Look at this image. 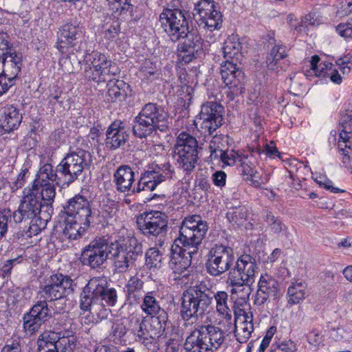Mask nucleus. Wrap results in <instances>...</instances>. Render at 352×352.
Returning <instances> with one entry per match:
<instances>
[{"mask_svg": "<svg viewBox=\"0 0 352 352\" xmlns=\"http://www.w3.org/2000/svg\"><path fill=\"white\" fill-rule=\"evenodd\" d=\"M32 192H34L39 195L43 204V208L45 210L43 212V219L48 218V215L52 216L54 212L53 203L56 196V188L51 183H42L39 179H35L31 188H28Z\"/></svg>", "mask_w": 352, "mask_h": 352, "instance_id": "obj_24", "label": "nucleus"}, {"mask_svg": "<svg viewBox=\"0 0 352 352\" xmlns=\"http://www.w3.org/2000/svg\"><path fill=\"white\" fill-rule=\"evenodd\" d=\"M276 331V327L274 326H272L268 329L265 333V336H264L261 341V343L257 352H265V349L268 347Z\"/></svg>", "mask_w": 352, "mask_h": 352, "instance_id": "obj_56", "label": "nucleus"}, {"mask_svg": "<svg viewBox=\"0 0 352 352\" xmlns=\"http://www.w3.org/2000/svg\"><path fill=\"white\" fill-rule=\"evenodd\" d=\"M19 259L20 257H17L13 259L7 260L3 263L0 267V276L3 278L8 276L11 274L14 264L16 263H19L21 262Z\"/></svg>", "mask_w": 352, "mask_h": 352, "instance_id": "obj_57", "label": "nucleus"}, {"mask_svg": "<svg viewBox=\"0 0 352 352\" xmlns=\"http://www.w3.org/2000/svg\"><path fill=\"white\" fill-rule=\"evenodd\" d=\"M136 223L144 236L152 239L155 237V245L163 247L168 230V217L165 212L160 210L144 212L137 217Z\"/></svg>", "mask_w": 352, "mask_h": 352, "instance_id": "obj_14", "label": "nucleus"}, {"mask_svg": "<svg viewBox=\"0 0 352 352\" xmlns=\"http://www.w3.org/2000/svg\"><path fill=\"white\" fill-rule=\"evenodd\" d=\"M198 251L184 247L182 243L174 241L170 248V257L169 265L173 273L182 278H187L189 276V268L192 264V258Z\"/></svg>", "mask_w": 352, "mask_h": 352, "instance_id": "obj_18", "label": "nucleus"}, {"mask_svg": "<svg viewBox=\"0 0 352 352\" xmlns=\"http://www.w3.org/2000/svg\"><path fill=\"white\" fill-rule=\"evenodd\" d=\"M82 36V28L76 19H71L62 25L57 32L56 48L61 53L68 52L78 44Z\"/></svg>", "mask_w": 352, "mask_h": 352, "instance_id": "obj_19", "label": "nucleus"}, {"mask_svg": "<svg viewBox=\"0 0 352 352\" xmlns=\"http://www.w3.org/2000/svg\"><path fill=\"white\" fill-rule=\"evenodd\" d=\"M65 95L62 89L58 85H54L50 89V94L47 96V100L48 101V107L51 109L52 112L54 113L56 104L64 109L70 108V105L68 103L69 99H66Z\"/></svg>", "mask_w": 352, "mask_h": 352, "instance_id": "obj_39", "label": "nucleus"}, {"mask_svg": "<svg viewBox=\"0 0 352 352\" xmlns=\"http://www.w3.org/2000/svg\"><path fill=\"white\" fill-rule=\"evenodd\" d=\"M120 32V25L118 21L113 22L104 33V37L109 41L114 40Z\"/></svg>", "mask_w": 352, "mask_h": 352, "instance_id": "obj_55", "label": "nucleus"}, {"mask_svg": "<svg viewBox=\"0 0 352 352\" xmlns=\"http://www.w3.org/2000/svg\"><path fill=\"white\" fill-rule=\"evenodd\" d=\"M333 64L330 62H321L313 71L320 78L327 77L331 71Z\"/></svg>", "mask_w": 352, "mask_h": 352, "instance_id": "obj_58", "label": "nucleus"}, {"mask_svg": "<svg viewBox=\"0 0 352 352\" xmlns=\"http://www.w3.org/2000/svg\"><path fill=\"white\" fill-rule=\"evenodd\" d=\"M216 141L213 140L210 142V156L214 158L217 157L219 155L218 152L220 153L219 157L222 163L227 166H234L238 164V160L239 159L240 154L239 151L234 150L231 151H223L219 148V146L215 147Z\"/></svg>", "mask_w": 352, "mask_h": 352, "instance_id": "obj_36", "label": "nucleus"}, {"mask_svg": "<svg viewBox=\"0 0 352 352\" xmlns=\"http://www.w3.org/2000/svg\"><path fill=\"white\" fill-rule=\"evenodd\" d=\"M45 211L40 196L25 188L18 209L13 212L12 217L15 223H24L28 226V236H32L44 230L51 220V214L43 219Z\"/></svg>", "mask_w": 352, "mask_h": 352, "instance_id": "obj_9", "label": "nucleus"}, {"mask_svg": "<svg viewBox=\"0 0 352 352\" xmlns=\"http://www.w3.org/2000/svg\"><path fill=\"white\" fill-rule=\"evenodd\" d=\"M263 219L270 234L278 236L287 234V226L283 223L280 217L275 216L272 211L266 210L263 216Z\"/></svg>", "mask_w": 352, "mask_h": 352, "instance_id": "obj_35", "label": "nucleus"}, {"mask_svg": "<svg viewBox=\"0 0 352 352\" xmlns=\"http://www.w3.org/2000/svg\"><path fill=\"white\" fill-rule=\"evenodd\" d=\"M226 339V333L212 324L199 325L188 335L183 343L182 334L176 333L166 342L165 352H214Z\"/></svg>", "mask_w": 352, "mask_h": 352, "instance_id": "obj_5", "label": "nucleus"}, {"mask_svg": "<svg viewBox=\"0 0 352 352\" xmlns=\"http://www.w3.org/2000/svg\"><path fill=\"white\" fill-rule=\"evenodd\" d=\"M287 57L286 47L278 44L275 45L266 57L267 68L275 70L280 67L283 70H286L289 65Z\"/></svg>", "mask_w": 352, "mask_h": 352, "instance_id": "obj_30", "label": "nucleus"}, {"mask_svg": "<svg viewBox=\"0 0 352 352\" xmlns=\"http://www.w3.org/2000/svg\"><path fill=\"white\" fill-rule=\"evenodd\" d=\"M173 149L200 153L203 148L195 136L186 131H182L177 136Z\"/></svg>", "mask_w": 352, "mask_h": 352, "instance_id": "obj_33", "label": "nucleus"}, {"mask_svg": "<svg viewBox=\"0 0 352 352\" xmlns=\"http://www.w3.org/2000/svg\"><path fill=\"white\" fill-rule=\"evenodd\" d=\"M174 159L178 168L186 173V175H190L195 169L199 160V153L188 151H179L173 149Z\"/></svg>", "mask_w": 352, "mask_h": 352, "instance_id": "obj_32", "label": "nucleus"}, {"mask_svg": "<svg viewBox=\"0 0 352 352\" xmlns=\"http://www.w3.org/2000/svg\"><path fill=\"white\" fill-rule=\"evenodd\" d=\"M188 12L179 8H164L159 16L161 28L171 41L184 39L177 45L179 56L190 63L204 54V40L197 29L189 30Z\"/></svg>", "mask_w": 352, "mask_h": 352, "instance_id": "obj_3", "label": "nucleus"}, {"mask_svg": "<svg viewBox=\"0 0 352 352\" xmlns=\"http://www.w3.org/2000/svg\"><path fill=\"white\" fill-rule=\"evenodd\" d=\"M80 307L89 311L94 305L113 307L118 301L116 289L111 287L104 276L91 278L80 293Z\"/></svg>", "mask_w": 352, "mask_h": 352, "instance_id": "obj_11", "label": "nucleus"}, {"mask_svg": "<svg viewBox=\"0 0 352 352\" xmlns=\"http://www.w3.org/2000/svg\"><path fill=\"white\" fill-rule=\"evenodd\" d=\"M141 309L147 316L168 315L166 311L161 308L160 302L156 299L154 293L152 292H148L144 296Z\"/></svg>", "mask_w": 352, "mask_h": 352, "instance_id": "obj_40", "label": "nucleus"}, {"mask_svg": "<svg viewBox=\"0 0 352 352\" xmlns=\"http://www.w3.org/2000/svg\"><path fill=\"white\" fill-rule=\"evenodd\" d=\"M1 352H22L19 338L8 340Z\"/></svg>", "mask_w": 352, "mask_h": 352, "instance_id": "obj_60", "label": "nucleus"}, {"mask_svg": "<svg viewBox=\"0 0 352 352\" xmlns=\"http://www.w3.org/2000/svg\"><path fill=\"white\" fill-rule=\"evenodd\" d=\"M225 61L221 64V79L229 91L228 97L234 100L245 92V74L238 67L243 60L242 44L236 35H231L222 47Z\"/></svg>", "mask_w": 352, "mask_h": 352, "instance_id": "obj_6", "label": "nucleus"}, {"mask_svg": "<svg viewBox=\"0 0 352 352\" xmlns=\"http://www.w3.org/2000/svg\"><path fill=\"white\" fill-rule=\"evenodd\" d=\"M278 349L283 352H294L296 350V344L291 340L282 342L278 345Z\"/></svg>", "mask_w": 352, "mask_h": 352, "instance_id": "obj_64", "label": "nucleus"}, {"mask_svg": "<svg viewBox=\"0 0 352 352\" xmlns=\"http://www.w3.org/2000/svg\"><path fill=\"white\" fill-rule=\"evenodd\" d=\"M115 12H118V15L122 19L127 21H137L140 19V15L138 13L137 7L131 2L124 3L116 6Z\"/></svg>", "mask_w": 352, "mask_h": 352, "instance_id": "obj_46", "label": "nucleus"}, {"mask_svg": "<svg viewBox=\"0 0 352 352\" xmlns=\"http://www.w3.org/2000/svg\"><path fill=\"white\" fill-rule=\"evenodd\" d=\"M137 327L134 329V335L135 337V341L139 342L146 346L151 344V338L150 335L149 324L148 322V316L142 318L140 321L138 320Z\"/></svg>", "mask_w": 352, "mask_h": 352, "instance_id": "obj_43", "label": "nucleus"}, {"mask_svg": "<svg viewBox=\"0 0 352 352\" xmlns=\"http://www.w3.org/2000/svg\"><path fill=\"white\" fill-rule=\"evenodd\" d=\"M142 165V162H138L132 166L123 164L117 168L113 173V183L115 188L118 192L125 193L129 192L131 195H138L141 192H133V188L136 187L135 182V172L138 173L140 167L138 165Z\"/></svg>", "mask_w": 352, "mask_h": 352, "instance_id": "obj_20", "label": "nucleus"}, {"mask_svg": "<svg viewBox=\"0 0 352 352\" xmlns=\"http://www.w3.org/2000/svg\"><path fill=\"white\" fill-rule=\"evenodd\" d=\"M206 272L212 277H219L226 272V283L231 287V294L242 292L243 299H248L251 286L258 270L256 258L243 252L235 258L234 250L222 243H215L208 251L205 263Z\"/></svg>", "mask_w": 352, "mask_h": 352, "instance_id": "obj_1", "label": "nucleus"}, {"mask_svg": "<svg viewBox=\"0 0 352 352\" xmlns=\"http://www.w3.org/2000/svg\"><path fill=\"white\" fill-rule=\"evenodd\" d=\"M57 320H64V322L60 324L64 330L62 331L61 336L59 337L56 346V349L54 352H73L76 346L77 338L74 332L70 329V327L67 328V324L72 325V320L69 318L68 314L60 315Z\"/></svg>", "mask_w": 352, "mask_h": 352, "instance_id": "obj_28", "label": "nucleus"}, {"mask_svg": "<svg viewBox=\"0 0 352 352\" xmlns=\"http://www.w3.org/2000/svg\"><path fill=\"white\" fill-rule=\"evenodd\" d=\"M23 116L20 110L13 104H8L0 110V130L10 133L18 129Z\"/></svg>", "mask_w": 352, "mask_h": 352, "instance_id": "obj_27", "label": "nucleus"}, {"mask_svg": "<svg viewBox=\"0 0 352 352\" xmlns=\"http://www.w3.org/2000/svg\"><path fill=\"white\" fill-rule=\"evenodd\" d=\"M198 226H204L205 228H209L208 222L203 220L200 215L194 214L185 217L180 226L178 237L184 236L186 230L185 229L194 231L197 230Z\"/></svg>", "mask_w": 352, "mask_h": 352, "instance_id": "obj_44", "label": "nucleus"}, {"mask_svg": "<svg viewBox=\"0 0 352 352\" xmlns=\"http://www.w3.org/2000/svg\"><path fill=\"white\" fill-rule=\"evenodd\" d=\"M61 335L62 331L59 333L54 331L43 333L41 336V338L38 340V352H54Z\"/></svg>", "mask_w": 352, "mask_h": 352, "instance_id": "obj_42", "label": "nucleus"}, {"mask_svg": "<svg viewBox=\"0 0 352 352\" xmlns=\"http://www.w3.org/2000/svg\"><path fill=\"white\" fill-rule=\"evenodd\" d=\"M223 107L217 102L209 101L203 104L199 113L200 120H202L201 129L212 135L223 124Z\"/></svg>", "mask_w": 352, "mask_h": 352, "instance_id": "obj_21", "label": "nucleus"}, {"mask_svg": "<svg viewBox=\"0 0 352 352\" xmlns=\"http://www.w3.org/2000/svg\"><path fill=\"white\" fill-rule=\"evenodd\" d=\"M185 234L183 236L177 237L176 243H182L184 247L193 249V251H198L199 246L205 238L208 228L204 226H198L197 230L190 231V230L185 229Z\"/></svg>", "mask_w": 352, "mask_h": 352, "instance_id": "obj_31", "label": "nucleus"}, {"mask_svg": "<svg viewBox=\"0 0 352 352\" xmlns=\"http://www.w3.org/2000/svg\"><path fill=\"white\" fill-rule=\"evenodd\" d=\"M109 248V259L114 274L128 273L143 261V245L134 236L111 241Z\"/></svg>", "mask_w": 352, "mask_h": 352, "instance_id": "obj_8", "label": "nucleus"}, {"mask_svg": "<svg viewBox=\"0 0 352 352\" xmlns=\"http://www.w3.org/2000/svg\"><path fill=\"white\" fill-rule=\"evenodd\" d=\"M92 164L93 155L89 151L81 148H70L57 165V171L67 188L76 180L85 177Z\"/></svg>", "mask_w": 352, "mask_h": 352, "instance_id": "obj_12", "label": "nucleus"}, {"mask_svg": "<svg viewBox=\"0 0 352 352\" xmlns=\"http://www.w3.org/2000/svg\"><path fill=\"white\" fill-rule=\"evenodd\" d=\"M111 333L117 338H122L126 335V329L122 323H116L112 325Z\"/></svg>", "mask_w": 352, "mask_h": 352, "instance_id": "obj_62", "label": "nucleus"}, {"mask_svg": "<svg viewBox=\"0 0 352 352\" xmlns=\"http://www.w3.org/2000/svg\"><path fill=\"white\" fill-rule=\"evenodd\" d=\"M3 71L1 74L6 78L10 85H14L23 65V56L21 52H8L0 58Z\"/></svg>", "mask_w": 352, "mask_h": 352, "instance_id": "obj_25", "label": "nucleus"}, {"mask_svg": "<svg viewBox=\"0 0 352 352\" xmlns=\"http://www.w3.org/2000/svg\"><path fill=\"white\" fill-rule=\"evenodd\" d=\"M35 179H39V182L42 183H50V181L54 182L60 188H65L62 181L63 178L57 171V166H56V170H54L52 165L49 163L45 164L40 168Z\"/></svg>", "mask_w": 352, "mask_h": 352, "instance_id": "obj_37", "label": "nucleus"}, {"mask_svg": "<svg viewBox=\"0 0 352 352\" xmlns=\"http://www.w3.org/2000/svg\"><path fill=\"white\" fill-rule=\"evenodd\" d=\"M226 173L223 170H217L212 175L213 184L220 188L223 187L226 182Z\"/></svg>", "mask_w": 352, "mask_h": 352, "instance_id": "obj_61", "label": "nucleus"}, {"mask_svg": "<svg viewBox=\"0 0 352 352\" xmlns=\"http://www.w3.org/2000/svg\"><path fill=\"white\" fill-rule=\"evenodd\" d=\"M143 259L148 270H155L161 267L163 257L162 252L154 247L148 248L145 254H143Z\"/></svg>", "mask_w": 352, "mask_h": 352, "instance_id": "obj_45", "label": "nucleus"}, {"mask_svg": "<svg viewBox=\"0 0 352 352\" xmlns=\"http://www.w3.org/2000/svg\"><path fill=\"white\" fill-rule=\"evenodd\" d=\"M343 74H348L352 68V54H348L336 61Z\"/></svg>", "mask_w": 352, "mask_h": 352, "instance_id": "obj_50", "label": "nucleus"}, {"mask_svg": "<svg viewBox=\"0 0 352 352\" xmlns=\"http://www.w3.org/2000/svg\"><path fill=\"white\" fill-rule=\"evenodd\" d=\"M110 242L104 236L96 238L81 250L80 260L82 265L91 270L101 269L109 258Z\"/></svg>", "mask_w": 352, "mask_h": 352, "instance_id": "obj_17", "label": "nucleus"}, {"mask_svg": "<svg viewBox=\"0 0 352 352\" xmlns=\"http://www.w3.org/2000/svg\"><path fill=\"white\" fill-rule=\"evenodd\" d=\"M338 131H340L339 137L340 140H342L343 143H345V147H349L347 145V143L350 142L351 139L352 138V129H346L344 128H339Z\"/></svg>", "mask_w": 352, "mask_h": 352, "instance_id": "obj_63", "label": "nucleus"}, {"mask_svg": "<svg viewBox=\"0 0 352 352\" xmlns=\"http://www.w3.org/2000/svg\"><path fill=\"white\" fill-rule=\"evenodd\" d=\"M336 32L345 38H352V19L341 23L336 27Z\"/></svg>", "mask_w": 352, "mask_h": 352, "instance_id": "obj_53", "label": "nucleus"}, {"mask_svg": "<svg viewBox=\"0 0 352 352\" xmlns=\"http://www.w3.org/2000/svg\"><path fill=\"white\" fill-rule=\"evenodd\" d=\"M216 302L217 311L228 320L232 318L231 310L228 305V294L224 291L214 292L210 287L201 281L184 290L182 295L180 316L185 322L198 319L212 309Z\"/></svg>", "mask_w": 352, "mask_h": 352, "instance_id": "obj_4", "label": "nucleus"}, {"mask_svg": "<svg viewBox=\"0 0 352 352\" xmlns=\"http://www.w3.org/2000/svg\"><path fill=\"white\" fill-rule=\"evenodd\" d=\"M107 82V97L109 102H121L131 96L132 89L124 80H116L113 81L112 79H109Z\"/></svg>", "mask_w": 352, "mask_h": 352, "instance_id": "obj_29", "label": "nucleus"}, {"mask_svg": "<svg viewBox=\"0 0 352 352\" xmlns=\"http://www.w3.org/2000/svg\"><path fill=\"white\" fill-rule=\"evenodd\" d=\"M241 329V333H237L236 336V340L242 344L245 343L251 336V334L254 331V324L253 323H243V327Z\"/></svg>", "mask_w": 352, "mask_h": 352, "instance_id": "obj_51", "label": "nucleus"}, {"mask_svg": "<svg viewBox=\"0 0 352 352\" xmlns=\"http://www.w3.org/2000/svg\"><path fill=\"white\" fill-rule=\"evenodd\" d=\"M28 174H29V170L28 167L23 166L16 179L10 186L12 192H14L24 186Z\"/></svg>", "mask_w": 352, "mask_h": 352, "instance_id": "obj_52", "label": "nucleus"}, {"mask_svg": "<svg viewBox=\"0 0 352 352\" xmlns=\"http://www.w3.org/2000/svg\"><path fill=\"white\" fill-rule=\"evenodd\" d=\"M144 284V281L137 275L133 276L129 279L125 285V292L130 304H136L140 302Z\"/></svg>", "mask_w": 352, "mask_h": 352, "instance_id": "obj_34", "label": "nucleus"}, {"mask_svg": "<svg viewBox=\"0 0 352 352\" xmlns=\"http://www.w3.org/2000/svg\"><path fill=\"white\" fill-rule=\"evenodd\" d=\"M261 152L262 150L260 148H252L247 153H241L238 160L241 174L246 177L244 179L250 182V184L255 188H260L263 183L262 179L257 176L258 172L256 169L257 162L255 154L260 155Z\"/></svg>", "mask_w": 352, "mask_h": 352, "instance_id": "obj_22", "label": "nucleus"}, {"mask_svg": "<svg viewBox=\"0 0 352 352\" xmlns=\"http://www.w3.org/2000/svg\"><path fill=\"white\" fill-rule=\"evenodd\" d=\"M174 174L170 163L161 166L154 162L148 164L141 172L133 192L153 191L163 182L172 179Z\"/></svg>", "mask_w": 352, "mask_h": 352, "instance_id": "obj_16", "label": "nucleus"}, {"mask_svg": "<svg viewBox=\"0 0 352 352\" xmlns=\"http://www.w3.org/2000/svg\"><path fill=\"white\" fill-rule=\"evenodd\" d=\"M193 17L200 29L213 32L222 27L223 14L214 0H199L194 4Z\"/></svg>", "mask_w": 352, "mask_h": 352, "instance_id": "obj_15", "label": "nucleus"}, {"mask_svg": "<svg viewBox=\"0 0 352 352\" xmlns=\"http://www.w3.org/2000/svg\"><path fill=\"white\" fill-rule=\"evenodd\" d=\"M279 292L278 283L275 278L267 274L261 275L258 283L254 304L262 306L270 298L276 300Z\"/></svg>", "mask_w": 352, "mask_h": 352, "instance_id": "obj_23", "label": "nucleus"}, {"mask_svg": "<svg viewBox=\"0 0 352 352\" xmlns=\"http://www.w3.org/2000/svg\"><path fill=\"white\" fill-rule=\"evenodd\" d=\"M8 36L3 33H0V58L9 52H14L12 45L8 40Z\"/></svg>", "mask_w": 352, "mask_h": 352, "instance_id": "obj_59", "label": "nucleus"}, {"mask_svg": "<svg viewBox=\"0 0 352 352\" xmlns=\"http://www.w3.org/2000/svg\"><path fill=\"white\" fill-rule=\"evenodd\" d=\"M168 316V315L153 316L148 317V322L151 338V344L157 338L161 336L165 331Z\"/></svg>", "mask_w": 352, "mask_h": 352, "instance_id": "obj_38", "label": "nucleus"}, {"mask_svg": "<svg viewBox=\"0 0 352 352\" xmlns=\"http://www.w3.org/2000/svg\"><path fill=\"white\" fill-rule=\"evenodd\" d=\"M248 216V209L245 206L232 207L226 214V217L230 223L241 226L246 221Z\"/></svg>", "mask_w": 352, "mask_h": 352, "instance_id": "obj_47", "label": "nucleus"}, {"mask_svg": "<svg viewBox=\"0 0 352 352\" xmlns=\"http://www.w3.org/2000/svg\"><path fill=\"white\" fill-rule=\"evenodd\" d=\"M76 287L74 280L68 275L55 273L47 277L38 288L40 300L23 316L24 331L33 335L52 317L49 303H54L53 310L57 320L66 305L68 296L74 293Z\"/></svg>", "mask_w": 352, "mask_h": 352, "instance_id": "obj_2", "label": "nucleus"}, {"mask_svg": "<svg viewBox=\"0 0 352 352\" xmlns=\"http://www.w3.org/2000/svg\"><path fill=\"white\" fill-rule=\"evenodd\" d=\"M157 71L156 65L151 62L150 60H146L142 65L140 68V72L142 75L149 78L152 76L155 75Z\"/></svg>", "mask_w": 352, "mask_h": 352, "instance_id": "obj_54", "label": "nucleus"}, {"mask_svg": "<svg viewBox=\"0 0 352 352\" xmlns=\"http://www.w3.org/2000/svg\"><path fill=\"white\" fill-rule=\"evenodd\" d=\"M307 286L304 281L292 282L287 289V302L289 305H296L305 298Z\"/></svg>", "mask_w": 352, "mask_h": 352, "instance_id": "obj_41", "label": "nucleus"}, {"mask_svg": "<svg viewBox=\"0 0 352 352\" xmlns=\"http://www.w3.org/2000/svg\"><path fill=\"white\" fill-rule=\"evenodd\" d=\"M171 118L166 108L155 102L145 104L133 120L132 132L135 137L146 139L168 133L171 129Z\"/></svg>", "mask_w": 352, "mask_h": 352, "instance_id": "obj_7", "label": "nucleus"}, {"mask_svg": "<svg viewBox=\"0 0 352 352\" xmlns=\"http://www.w3.org/2000/svg\"><path fill=\"white\" fill-rule=\"evenodd\" d=\"M85 76L89 80L98 84L105 82L120 73L116 63L110 56L98 51H93L85 55Z\"/></svg>", "mask_w": 352, "mask_h": 352, "instance_id": "obj_13", "label": "nucleus"}, {"mask_svg": "<svg viewBox=\"0 0 352 352\" xmlns=\"http://www.w3.org/2000/svg\"><path fill=\"white\" fill-rule=\"evenodd\" d=\"M129 136L123 122L116 120L107 129L105 146L109 150H116L126 144Z\"/></svg>", "mask_w": 352, "mask_h": 352, "instance_id": "obj_26", "label": "nucleus"}, {"mask_svg": "<svg viewBox=\"0 0 352 352\" xmlns=\"http://www.w3.org/2000/svg\"><path fill=\"white\" fill-rule=\"evenodd\" d=\"M352 127V105L349 104L340 113L339 128L349 129Z\"/></svg>", "mask_w": 352, "mask_h": 352, "instance_id": "obj_48", "label": "nucleus"}, {"mask_svg": "<svg viewBox=\"0 0 352 352\" xmlns=\"http://www.w3.org/2000/svg\"><path fill=\"white\" fill-rule=\"evenodd\" d=\"M302 78L301 74H296L293 76L290 77V85L289 89L290 92L295 96H300L303 92L302 85L300 82V79Z\"/></svg>", "mask_w": 352, "mask_h": 352, "instance_id": "obj_49", "label": "nucleus"}, {"mask_svg": "<svg viewBox=\"0 0 352 352\" xmlns=\"http://www.w3.org/2000/svg\"><path fill=\"white\" fill-rule=\"evenodd\" d=\"M71 220L65 221L63 234L69 240H76L87 230L91 222V208L89 201L84 196L76 195L69 199L62 210Z\"/></svg>", "mask_w": 352, "mask_h": 352, "instance_id": "obj_10", "label": "nucleus"}]
</instances>
